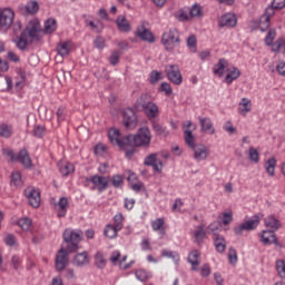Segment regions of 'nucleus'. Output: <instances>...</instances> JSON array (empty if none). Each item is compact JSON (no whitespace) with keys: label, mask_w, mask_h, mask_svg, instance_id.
Wrapping results in <instances>:
<instances>
[{"label":"nucleus","mask_w":285,"mask_h":285,"mask_svg":"<svg viewBox=\"0 0 285 285\" xmlns=\"http://www.w3.org/2000/svg\"><path fill=\"white\" fill-rule=\"evenodd\" d=\"M28 39H30V43L39 41V22H30L21 35L16 37L13 43H16L18 50H26L28 48Z\"/></svg>","instance_id":"1"},{"label":"nucleus","mask_w":285,"mask_h":285,"mask_svg":"<svg viewBox=\"0 0 285 285\" xmlns=\"http://www.w3.org/2000/svg\"><path fill=\"white\" fill-rule=\"evenodd\" d=\"M83 232L79 229H72V228H67L62 233V239H63V245H65V250L68 253H77L79 248V244H81L83 237Z\"/></svg>","instance_id":"2"},{"label":"nucleus","mask_w":285,"mask_h":285,"mask_svg":"<svg viewBox=\"0 0 285 285\" xmlns=\"http://www.w3.org/2000/svg\"><path fill=\"white\" fill-rule=\"evenodd\" d=\"M153 140V134L148 127H141L136 135H127L125 141L127 146H135L136 148H148Z\"/></svg>","instance_id":"3"},{"label":"nucleus","mask_w":285,"mask_h":285,"mask_svg":"<svg viewBox=\"0 0 285 285\" xmlns=\"http://www.w3.org/2000/svg\"><path fill=\"white\" fill-rule=\"evenodd\" d=\"M161 43L167 52H173L175 48L181 43L179 30H177V28H171L168 31H165L161 36Z\"/></svg>","instance_id":"4"},{"label":"nucleus","mask_w":285,"mask_h":285,"mask_svg":"<svg viewBox=\"0 0 285 285\" xmlns=\"http://www.w3.org/2000/svg\"><path fill=\"white\" fill-rule=\"evenodd\" d=\"M86 181L88 184H94L91 190H98V193H105V190H108V186H110L109 176H99L96 174L91 177H87Z\"/></svg>","instance_id":"5"},{"label":"nucleus","mask_w":285,"mask_h":285,"mask_svg":"<svg viewBox=\"0 0 285 285\" xmlns=\"http://www.w3.org/2000/svg\"><path fill=\"white\" fill-rule=\"evenodd\" d=\"M257 226H259V216L254 215L250 219L239 225H236L234 227V235H236L237 237H242V235H244V232L250 233V230H255Z\"/></svg>","instance_id":"6"},{"label":"nucleus","mask_w":285,"mask_h":285,"mask_svg":"<svg viewBox=\"0 0 285 285\" xmlns=\"http://www.w3.org/2000/svg\"><path fill=\"white\" fill-rule=\"evenodd\" d=\"M257 226H259V216L254 215L250 219L239 225H236L234 227V235H236L237 237H242V235H244V232L250 233V230H255Z\"/></svg>","instance_id":"7"},{"label":"nucleus","mask_w":285,"mask_h":285,"mask_svg":"<svg viewBox=\"0 0 285 285\" xmlns=\"http://www.w3.org/2000/svg\"><path fill=\"white\" fill-rule=\"evenodd\" d=\"M138 124L139 119L137 118V112H135L132 108L122 110V126L126 130H135Z\"/></svg>","instance_id":"8"},{"label":"nucleus","mask_w":285,"mask_h":285,"mask_svg":"<svg viewBox=\"0 0 285 285\" xmlns=\"http://www.w3.org/2000/svg\"><path fill=\"white\" fill-rule=\"evenodd\" d=\"M14 23V11L10 8L0 9V29L8 32Z\"/></svg>","instance_id":"9"},{"label":"nucleus","mask_w":285,"mask_h":285,"mask_svg":"<svg viewBox=\"0 0 285 285\" xmlns=\"http://www.w3.org/2000/svg\"><path fill=\"white\" fill-rule=\"evenodd\" d=\"M165 72L167 75V79L171 81V83H175V86H181L184 81V77L181 76L179 66L177 65L166 66Z\"/></svg>","instance_id":"10"},{"label":"nucleus","mask_w":285,"mask_h":285,"mask_svg":"<svg viewBox=\"0 0 285 285\" xmlns=\"http://www.w3.org/2000/svg\"><path fill=\"white\" fill-rule=\"evenodd\" d=\"M158 157L159 154L157 153L149 154L144 159V166H150L155 173H161V170H164V161H161Z\"/></svg>","instance_id":"11"},{"label":"nucleus","mask_w":285,"mask_h":285,"mask_svg":"<svg viewBox=\"0 0 285 285\" xmlns=\"http://www.w3.org/2000/svg\"><path fill=\"white\" fill-rule=\"evenodd\" d=\"M108 137L110 142L114 146H119L121 150L128 146V142L126 141V137L121 138V131L118 129L111 128L108 132Z\"/></svg>","instance_id":"12"},{"label":"nucleus","mask_w":285,"mask_h":285,"mask_svg":"<svg viewBox=\"0 0 285 285\" xmlns=\"http://www.w3.org/2000/svg\"><path fill=\"white\" fill-rule=\"evenodd\" d=\"M67 249L61 248L58 252V255L56 256V271L60 273V271H65L66 266L69 264L68 255H70Z\"/></svg>","instance_id":"13"},{"label":"nucleus","mask_w":285,"mask_h":285,"mask_svg":"<svg viewBox=\"0 0 285 285\" xmlns=\"http://www.w3.org/2000/svg\"><path fill=\"white\" fill-rule=\"evenodd\" d=\"M18 10L20 14H37L39 12V2L37 0H31L27 4H19Z\"/></svg>","instance_id":"14"},{"label":"nucleus","mask_w":285,"mask_h":285,"mask_svg":"<svg viewBox=\"0 0 285 285\" xmlns=\"http://www.w3.org/2000/svg\"><path fill=\"white\" fill-rule=\"evenodd\" d=\"M24 194L32 208H39L41 206V191L39 189H27Z\"/></svg>","instance_id":"15"},{"label":"nucleus","mask_w":285,"mask_h":285,"mask_svg":"<svg viewBox=\"0 0 285 285\" xmlns=\"http://www.w3.org/2000/svg\"><path fill=\"white\" fill-rule=\"evenodd\" d=\"M237 26V17L234 13H225L218 19L219 28H235Z\"/></svg>","instance_id":"16"},{"label":"nucleus","mask_w":285,"mask_h":285,"mask_svg":"<svg viewBox=\"0 0 285 285\" xmlns=\"http://www.w3.org/2000/svg\"><path fill=\"white\" fill-rule=\"evenodd\" d=\"M72 264L76 268H83V266H88V264H90V254L86 250L77 253L73 256Z\"/></svg>","instance_id":"17"},{"label":"nucleus","mask_w":285,"mask_h":285,"mask_svg":"<svg viewBox=\"0 0 285 285\" xmlns=\"http://www.w3.org/2000/svg\"><path fill=\"white\" fill-rule=\"evenodd\" d=\"M17 163L21 164L23 168H32V158L30 157V153H28V149L22 148L19 150Z\"/></svg>","instance_id":"18"},{"label":"nucleus","mask_w":285,"mask_h":285,"mask_svg":"<svg viewBox=\"0 0 285 285\" xmlns=\"http://www.w3.org/2000/svg\"><path fill=\"white\" fill-rule=\"evenodd\" d=\"M261 242L264 246H271V244H275L279 246V242L277 240V235H275V230H263L261 235Z\"/></svg>","instance_id":"19"},{"label":"nucleus","mask_w":285,"mask_h":285,"mask_svg":"<svg viewBox=\"0 0 285 285\" xmlns=\"http://www.w3.org/2000/svg\"><path fill=\"white\" fill-rule=\"evenodd\" d=\"M68 206H70L68 197H61L58 203L53 204V208L58 213L57 217H66V215L68 214Z\"/></svg>","instance_id":"20"},{"label":"nucleus","mask_w":285,"mask_h":285,"mask_svg":"<svg viewBox=\"0 0 285 285\" xmlns=\"http://www.w3.org/2000/svg\"><path fill=\"white\" fill-rule=\"evenodd\" d=\"M141 111L146 115L149 121H155L157 117H159V106L151 101V104L147 105Z\"/></svg>","instance_id":"21"},{"label":"nucleus","mask_w":285,"mask_h":285,"mask_svg":"<svg viewBox=\"0 0 285 285\" xmlns=\"http://www.w3.org/2000/svg\"><path fill=\"white\" fill-rule=\"evenodd\" d=\"M191 150H194V159L197 161H204L208 158V147L205 145H196Z\"/></svg>","instance_id":"22"},{"label":"nucleus","mask_w":285,"mask_h":285,"mask_svg":"<svg viewBox=\"0 0 285 285\" xmlns=\"http://www.w3.org/2000/svg\"><path fill=\"white\" fill-rule=\"evenodd\" d=\"M136 37L141 39V41H148V43H155V36L150 30L146 29L145 27H139L136 31Z\"/></svg>","instance_id":"23"},{"label":"nucleus","mask_w":285,"mask_h":285,"mask_svg":"<svg viewBox=\"0 0 285 285\" xmlns=\"http://www.w3.org/2000/svg\"><path fill=\"white\" fill-rule=\"evenodd\" d=\"M227 75L224 79V82L227 83V86H230L233 81H237L242 77V71L237 67H232L230 69H227Z\"/></svg>","instance_id":"24"},{"label":"nucleus","mask_w":285,"mask_h":285,"mask_svg":"<svg viewBox=\"0 0 285 285\" xmlns=\"http://www.w3.org/2000/svg\"><path fill=\"white\" fill-rule=\"evenodd\" d=\"M153 102V98L148 94H141L139 98L135 101V108L137 110H144L145 107L149 106Z\"/></svg>","instance_id":"25"},{"label":"nucleus","mask_w":285,"mask_h":285,"mask_svg":"<svg viewBox=\"0 0 285 285\" xmlns=\"http://www.w3.org/2000/svg\"><path fill=\"white\" fill-rule=\"evenodd\" d=\"M116 26L119 32H130L132 27H130V22L126 19V16H118L116 19Z\"/></svg>","instance_id":"26"},{"label":"nucleus","mask_w":285,"mask_h":285,"mask_svg":"<svg viewBox=\"0 0 285 285\" xmlns=\"http://www.w3.org/2000/svg\"><path fill=\"white\" fill-rule=\"evenodd\" d=\"M198 121L200 125V130L203 132H209V135H215V127H213V121L210 120V118L199 117Z\"/></svg>","instance_id":"27"},{"label":"nucleus","mask_w":285,"mask_h":285,"mask_svg":"<svg viewBox=\"0 0 285 285\" xmlns=\"http://www.w3.org/2000/svg\"><path fill=\"white\" fill-rule=\"evenodd\" d=\"M151 128L158 137H168L169 131L164 125H159L157 121L151 120Z\"/></svg>","instance_id":"28"},{"label":"nucleus","mask_w":285,"mask_h":285,"mask_svg":"<svg viewBox=\"0 0 285 285\" xmlns=\"http://www.w3.org/2000/svg\"><path fill=\"white\" fill-rule=\"evenodd\" d=\"M265 226L272 230H279V228H282V223L275 216H267L265 218Z\"/></svg>","instance_id":"29"},{"label":"nucleus","mask_w":285,"mask_h":285,"mask_svg":"<svg viewBox=\"0 0 285 285\" xmlns=\"http://www.w3.org/2000/svg\"><path fill=\"white\" fill-rule=\"evenodd\" d=\"M56 50L60 57H68L70 55V42H59Z\"/></svg>","instance_id":"30"},{"label":"nucleus","mask_w":285,"mask_h":285,"mask_svg":"<svg viewBox=\"0 0 285 285\" xmlns=\"http://www.w3.org/2000/svg\"><path fill=\"white\" fill-rule=\"evenodd\" d=\"M228 66L227 59H219L218 63L214 67V75H218V77H224V70Z\"/></svg>","instance_id":"31"},{"label":"nucleus","mask_w":285,"mask_h":285,"mask_svg":"<svg viewBox=\"0 0 285 285\" xmlns=\"http://www.w3.org/2000/svg\"><path fill=\"white\" fill-rule=\"evenodd\" d=\"M194 238L196 244H202V242L206 239V230L204 229V225L197 226V229L194 232Z\"/></svg>","instance_id":"32"},{"label":"nucleus","mask_w":285,"mask_h":285,"mask_svg":"<svg viewBox=\"0 0 285 285\" xmlns=\"http://www.w3.org/2000/svg\"><path fill=\"white\" fill-rule=\"evenodd\" d=\"M214 246L217 253H224L226 250V239L224 236H216L214 238Z\"/></svg>","instance_id":"33"},{"label":"nucleus","mask_w":285,"mask_h":285,"mask_svg":"<svg viewBox=\"0 0 285 285\" xmlns=\"http://www.w3.org/2000/svg\"><path fill=\"white\" fill-rule=\"evenodd\" d=\"M261 32H266L271 28V16L268 14H263L259 18V23H258Z\"/></svg>","instance_id":"34"},{"label":"nucleus","mask_w":285,"mask_h":285,"mask_svg":"<svg viewBox=\"0 0 285 285\" xmlns=\"http://www.w3.org/2000/svg\"><path fill=\"white\" fill-rule=\"evenodd\" d=\"M277 166V159L269 158L265 163V169L266 173L269 175V177H275V167Z\"/></svg>","instance_id":"35"},{"label":"nucleus","mask_w":285,"mask_h":285,"mask_svg":"<svg viewBox=\"0 0 285 285\" xmlns=\"http://www.w3.org/2000/svg\"><path fill=\"white\" fill-rule=\"evenodd\" d=\"M3 157H6L7 161L10 164H17V159L19 157V154H16L14 150L7 148L2 150Z\"/></svg>","instance_id":"36"},{"label":"nucleus","mask_w":285,"mask_h":285,"mask_svg":"<svg viewBox=\"0 0 285 285\" xmlns=\"http://www.w3.org/2000/svg\"><path fill=\"white\" fill-rule=\"evenodd\" d=\"M57 30V20L55 18H49L45 21V32L47 35H52Z\"/></svg>","instance_id":"37"},{"label":"nucleus","mask_w":285,"mask_h":285,"mask_svg":"<svg viewBox=\"0 0 285 285\" xmlns=\"http://www.w3.org/2000/svg\"><path fill=\"white\" fill-rule=\"evenodd\" d=\"M85 26L89 27L94 32H101L104 30V24L100 21H92L89 19H85Z\"/></svg>","instance_id":"38"},{"label":"nucleus","mask_w":285,"mask_h":285,"mask_svg":"<svg viewBox=\"0 0 285 285\" xmlns=\"http://www.w3.org/2000/svg\"><path fill=\"white\" fill-rule=\"evenodd\" d=\"M185 135V142L188 146V148H195L197 144L195 142V136L193 135V131L190 129H186L184 131Z\"/></svg>","instance_id":"39"},{"label":"nucleus","mask_w":285,"mask_h":285,"mask_svg":"<svg viewBox=\"0 0 285 285\" xmlns=\"http://www.w3.org/2000/svg\"><path fill=\"white\" fill-rule=\"evenodd\" d=\"M119 230H121V229H117V227L115 225H107L104 230V235L106 237H108L109 239H115V237H117V233H119Z\"/></svg>","instance_id":"40"},{"label":"nucleus","mask_w":285,"mask_h":285,"mask_svg":"<svg viewBox=\"0 0 285 285\" xmlns=\"http://www.w3.org/2000/svg\"><path fill=\"white\" fill-rule=\"evenodd\" d=\"M189 17L190 19H199V17H204V11L202 9V6L199 4H194L191 6V8L189 9Z\"/></svg>","instance_id":"41"},{"label":"nucleus","mask_w":285,"mask_h":285,"mask_svg":"<svg viewBox=\"0 0 285 285\" xmlns=\"http://www.w3.org/2000/svg\"><path fill=\"white\" fill-rule=\"evenodd\" d=\"M106 264H107V261H106V257H104V253L97 252L95 254V266L97 268L104 269Z\"/></svg>","instance_id":"42"},{"label":"nucleus","mask_w":285,"mask_h":285,"mask_svg":"<svg viewBox=\"0 0 285 285\" xmlns=\"http://www.w3.org/2000/svg\"><path fill=\"white\" fill-rule=\"evenodd\" d=\"M11 186L14 188H19V186H23V180L21 179V171H13L11 174Z\"/></svg>","instance_id":"43"},{"label":"nucleus","mask_w":285,"mask_h":285,"mask_svg":"<svg viewBox=\"0 0 285 285\" xmlns=\"http://www.w3.org/2000/svg\"><path fill=\"white\" fill-rule=\"evenodd\" d=\"M175 19H177V21L180 22H186V21H190V14H188V11L184 10V9H179L178 11H176L174 13Z\"/></svg>","instance_id":"44"},{"label":"nucleus","mask_w":285,"mask_h":285,"mask_svg":"<svg viewBox=\"0 0 285 285\" xmlns=\"http://www.w3.org/2000/svg\"><path fill=\"white\" fill-rule=\"evenodd\" d=\"M0 137L10 139L12 137V126L6 124L0 125Z\"/></svg>","instance_id":"45"},{"label":"nucleus","mask_w":285,"mask_h":285,"mask_svg":"<svg viewBox=\"0 0 285 285\" xmlns=\"http://www.w3.org/2000/svg\"><path fill=\"white\" fill-rule=\"evenodd\" d=\"M59 170L62 177H68V175H71V173H75V165H72L71 163H67L65 165H61Z\"/></svg>","instance_id":"46"},{"label":"nucleus","mask_w":285,"mask_h":285,"mask_svg":"<svg viewBox=\"0 0 285 285\" xmlns=\"http://www.w3.org/2000/svg\"><path fill=\"white\" fill-rule=\"evenodd\" d=\"M32 135L37 139H43L46 137V126L36 125L33 128Z\"/></svg>","instance_id":"47"},{"label":"nucleus","mask_w":285,"mask_h":285,"mask_svg":"<svg viewBox=\"0 0 285 285\" xmlns=\"http://www.w3.org/2000/svg\"><path fill=\"white\" fill-rule=\"evenodd\" d=\"M109 181H111L114 188H124V176L119 174L114 175Z\"/></svg>","instance_id":"48"},{"label":"nucleus","mask_w":285,"mask_h":285,"mask_svg":"<svg viewBox=\"0 0 285 285\" xmlns=\"http://www.w3.org/2000/svg\"><path fill=\"white\" fill-rule=\"evenodd\" d=\"M239 112L245 117L247 112H250V100L243 98L239 104Z\"/></svg>","instance_id":"49"},{"label":"nucleus","mask_w":285,"mask_h":285,"mask_svg":"<svg viewBox=\"0 0 285 285\" xmlns=\"http://www.w3.org/2000/svg\"><path fill=\"white\" fill-rule=\"evenodd\" d=\"M137 279H139V282H148V279H150L153 277V275H150V272H147L146 269H138L135 273Z\"/></svg>","instance_id":"50"},{"label":"nucleus","mask_w":285,"mask_h":285,"mask_svg":"<svg viewBox=\"0 0 285 285\" xmlns=\"http://www.w3.org/2000/svg\"><path fill=\"white\" fill-rule=\"evenodd\" d=\"M187 48L190 52H197V37H195V35L187 38Z\"/></svg>","instance_id":"51"},{"label":"nucleus","mask_w":285,"mask_h":285,"mask_svg":"<svg viewBox=\"0 0 285 285\" xmlns=\"http://www.w3.org/2000/svg\"><path fill=\"white\" fill-rule=\"evenodd\" d=\"M166 227V220H164V218H156L153 223H151V228L153 230H155L156 233L158 230H161L163 228Z\"/></svg>","instance_id":"52"},{"label":"nucleus","mask_w":285,"mask_h":285,"mask_svg":"<svg viewBox=\"0 0 285 285\" xmlns=\"http://www.w3.org/2000/svg\"><path fill=\"white\" fill-rule=\"evenodd\" d=\"M271 47L273 52H279L281 48H284V52H285V39L284 38L277 39L275 42H272Z\"/></svg>","instance_id":"53"},{"label":"nucleus","mask_w":285,"mask_h":285,"mask_svg":"<svg viewBox=\"0 0 285 285\" xmlns=\"http://www.w3.org/2000/svg\"><path fill=\"white\" fill-rule=\"evenodd\" d=\"M163 257H169V259H174L175 264H179V253L177 252H169L164 249L161 252Z\"/></svg>","instance_id":"54"},{"label":"nucleus","mask_w":285,"mask_h":285,"mask_svg":"<svg viewBox=\"0 0 285 285\" xmlns=\"http://www.w3.org/2000/svg\"><path fill=\"white\" fill-rule=\"evenodd\" d=\"M275 37H277V31L275 29H269L265 37V43L267 46H273V42L275 41Z\"/></svg>","instance_id":"55"},{"label":"nucleus","mask_w":285,"mask_h":285,"mask_svg":"<svg viewBox=\"0 0 285 285\" xmlns=\"http://www.w3.org/2000/svg\"><path fill=\"white\" fill-rule=\"evenodd\" d=\"M121 259V252L114 250L109 257V262L112 264V266H119V262Z\"/></svg>","instance_id":"56"},{"label":"nucleus","mask_w":285,"mask_h":285,"mask_svg":"<svg viewBox=\"0 0 285 285\" xmlns=\"http://www.w3.org/2000/svg\"><path fill=\"white\" fill-rule=\"evenodd\" d=\"M119 59H121V52H119V50H114L109 57L110 66H117Z\"/></svg>","instance_id":"57"},{"label":"nucleus","mask_w":285,"mask_h":285,"mask_svg":"<svg viewBox=\"0 0 285 285\" xmlns=\"http://www.w3.org/2000/svg\"><path fill=\"white\" fill-rule=\"evenodd\" d=\"M18 226H20L22 230H30V226H32V220L30 218H20L18 220Z\"/></svg>","instance_id":"58"},{"label":"nucleus","mask_w":285,"mask_h":285,"mask_svg":"<svg viewBox=\"0 0 285 285\" xmlns=\"http://www.w3.org/2000/svg\"><path fill=\"white\" fill-rule=\"evenodd\" d=\"M249 161H253L254 164H259V151H257L255 147L249 148Z\"/></svg>","instance_id":"59"},{"label":"nucleus","mask_w":285,"mask_h":285,"mask_svg":"<svg viewBox=\"0 0 285 285\" xmlns=\"http://www.w3.org/2000/svg\"><path fill=\"white\" fill-rule=\"evenodd\" d=\"M114 222H115V225L117 227V229H120L124 228V214L119 213V214H116L115 217H114Z\"/></svg>","instance_id":"60"},{"label":"nucleus","mask_w":285,"mask_h":285,"mask_svg":"<svg viewBox=\"0 0 285 285\" xmlns=\"http://www.w3.org/2000/svg\"><path fill=\"white\" fill-rule=\"evenodd\" d=\"M94 45L98 50H104V48H106V39L101 36H97Z\"/></svg>","instance_id":"61"},{"label":"nucleus","mask_w":285,"mask_h":285,"mask_svg":"<svg viewBox=\"0 0 285 285\" xmlns=\"http://www.w3.org/2000/svg\"><path fill=\"white\" fill-rule=\"evenodd\" d=\"M228 262H229V264H233V265L237 264V249L236 248H233V247L229 248Z\"/></svg>","instance_id":"62"},{"label":"nucleus","mask_w":285,"mask_h":285,"mask_svg":"<svg viewBox=\"0 0 285 285\" xmlns=\"http://www.w3.org/2000/svg\"><path fill=\"white\" fill-rule=\"evenodd\" d=\"M159 90H160V92H165V95H167V97L173 95V87H170V83H168V82H161Z\"/></svg>","instance_id":"63"},{"label":"nucleus","mask_w":285,"mask_h":285,"mask_svg":"<svg viewBox=\"0 0 285 285\" xmlns=\"http://www.w3.org/2000/svg\"><path fill=\"white\" fill-rule=\"evenodd\" d=\"M159 79H161V72H159L157 70H153L150 72V83L153 86H155V83H157V81H159Z\"/></svg>","instance_id":"64"}]
</instances>
